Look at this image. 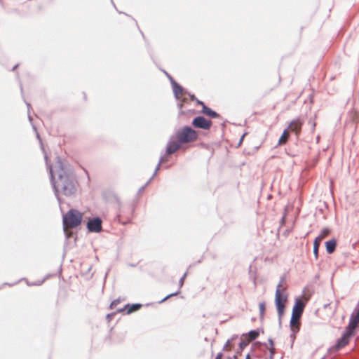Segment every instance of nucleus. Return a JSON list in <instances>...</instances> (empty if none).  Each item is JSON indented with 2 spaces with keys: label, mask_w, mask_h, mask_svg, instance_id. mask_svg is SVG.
I'll list each match as a JSON object with an SVG mask.
<instances>
[{
  "label": "nucleus",
  "mask_w": 359,
  "mask_h": 359,
  "mask_svg": "<svg viewBox=\"0 0 359 359\" xmlns=\"http://www.w3.org/2000/svg\"><path fill=\"white\" fill-rule=\"evenodd\" d=\"M354 334L353 332L350 331L349 330L346 328L345 333L342 335V337L337 341L336 344V348L339 349L344 346H345L348 342L350 337Z\"/></svg>",
  "instance_id": "obj_8"
},
{
  "label": "nucleus",
  "mask_w": 359,
  "mask_h": 359,
  "mask_svg": "<svg viewBox=\"0 0 359 359\" xmlns=\"http://www.w3.org/2000/svg\"><path fill=\"white\" fill-rule=\"evenodd\" d=\"M179 292H174V293H172V294H168V296H166L164 299H163L161 302H163L164 301H165L166 299H168V298H170V297H172V296H175L177 294H178Z\"/></svg>",
  "instance_id": "obj_25"
},
{
  "label": "nucleus",
  "mask_w": 359,
  "mask_h": 359,
  "mask_svg": "<svg viewBox=\"0 0 359 359\" xmlns=\"http://www.w3.org/2000/svg\"><path fill=\"white\" fill-rule=\"evenodd\" d=\"M83 215L81 212L75 209L69 210L63 215L64 231L67 233V230L69 228H74L79 226L82 221Z\"/></svg>",
  "instance_id": "obj_2"
},
{
  "label": "nucleus",
  "mask_w": 359,
  "mask_h": 359,
  "mask_svg": "<svg viewBox=\"0 0 359 359\" xmlns=\"http://www.w3.org/2000/svg\"><path fill=\"white\" fill-rule=\"evenodd\" d=\"M269 341L271 346H273V341L271 339H269Z\"/></svg>",
  "instance_id": "obj_31"
},
{
  "label": "nucleus",
  "mask_w": 359,
  "mask_h": 359,
  "mask_svg": "<svg viewBox=\"0 0 359 359\" xmlns=\"http://www.w3.org/2000/svg\"><path fill=\"white\" fill-rule=\"evenodd\" d=\"M117 304V302L116 301H114L112 302V303L111 304V307H113L114 306H116Z\"/></svg>",
  "instance_id": "obj_28"
},
{
  "label": "nucleus",
  "mask_w": 359,
  "mask_h": 359,
  "mask_svg": "<svg viewBox=\"0 0 359 359\" xmlns=\"http://www.w3.org/2000/svg\"><path fill=\"white\" fill-rule=\"evenodd\" d=\"M177 139L182 144L192 142L196 140L198 134L196 130L189 126L184 127L176 133Z\"/></svg>",
  "instance_id": "obj_4"
},
{
  "label": "nucleus",
  "mask_w": 359,
  "mask_h": 359,
  "mask_svg": "<svg viewBox=\"0 0 359 359\" xmlns=\"http://www.w3.org/2000/svg\"><path fill=\"white\" fill-rule=\"evenodd\" d=\"M287 299V294L285 292V287L282 285V280L276 286L275 292V304L277 309L278 315L279 318L282 317L284 313L285 304Z\"/></svg>",
  "instance_id": "obj_3"
},
{
  "label": "nucleus",
  "mask_w": 359,
  "mask_h": 359,
  "mask_svg": "<svg viewBox=\"0 0 359 359\" xmlns=\"http://www.w3.org/2000/svg\"><path fill=\"white\" fill-rule=\"evenodd\" d=\"M169 79L172 84L173 92L177 98L182 93V88L180 86H179L172 77L169 76Z\"/></svg>",
  "instance_id": "obj_13"
},
{
  "label": "nucleus",
  "mask_w": 359,
  "mask_h": 359,
  "mask_svg": "<svg viewBox=\"0 0 359 359\" xmlns=\"http://www.w3.org/2000/svg\"><path fill=\"white\" fill-rule=\"evenodd\" d=\"M299 318H300L292 315V317L290 319V328H291V331L292 332V334L291 335V337L293 339H294V337H295L294 334L297 332H298L299 330Z\"/></svg>",
  "instance_id": "obj_11"
},
{
  "label": "nucleus",
  "mask_w": 359,
  "mask_h": 359,
  "mask_svg": "<svg viewBox=\"0 0 359 359\" xmlns=\"http://www.w3.org/2000/svg\"><path fill=\"white\" fill-rule=\"evenodd\" d=\"M244 136H245V135H243L241 137V139L240 143L242 142L243 139L244 138Z\"/></svg>",
  "instance_id": "obj_33"
},
{
  "label": "nucleus",
  "mask_w": 359,
  "mask_h": 359,
  "mask_svg": "<svg viewBox=\"0 0 359 359\" xmlns=\"http://www.w3.org/2000/svg\"><path fill=\"white\" fill-rule=\"evenodd\" d=\"M284 219H285V217H283L282 218V222H283Z\"/></svg>",
  "instance_id": "obj_37"
},
{
  "label": "nucleus",
  "mask_w": 359,
  "mask_h": 359,
  "mask_svg": "<svg viewBox=\"0 0 359 359\" xmlns=\"http://www.w3.org/2000/svg\"><path fill=\"white\" fill-rule=\"evenodd\" d=\"M287 131L285 130L278 140V144H284L287 141Z\"/></svg>",
  "instance_id": "obj_20"
},
{
  "label": "nucleus",
  "mask_w": 359,
  "mask_h": 359,
  "mask_svg": "<svg viewBox=\"0 0 359 359\" xmlns=\"http://www.w3.org/2000/svg\"><path fill=\"white\" fill-rule=\"evenodd\" d=\"M329 233H330L329 229L324 228L323 229H322L319 236L318 237H316V239H317L318 241L321 242L322 240L329 234Z\"/></svg>",
  "instance_id": "obj_17"
},
{
  "label": "nucleus",
  "mask_w": 359,
  "mask_h": 359,
  "mask_svg": "<svg viewBox=\"0 0 359 359\" xmlns=\"http://www.w3.org/2000/svg\"><path fill=\"white\" fill-rule=\"evenodd\" d=\"M48 168L55 196L59 203H60V198L58 196L59 189L62 191L65 195L71 196L76 192L75 182L65 174L62 168V161L60 159H58L54 169L50 165Z\"/></svg>",
  "instance_id": "obj_1"
},
{
  "label": "nucleus",
  "mask_w": 359,
  "mask_h": 359,
  "mask_svg": "<svg viewBox=\"0 0 359 359\" xmlns=\"http://www.w3.org/2000/svg\"><path fill=\"white\" fill-rule=\"evenodd\" d=\"M248 342H249V341H245V340L241 341L239 344L240 348L241 350H243L248 344Z\"/></svg>",
  "instance_id": "obj_23"
},
{
  "label": "nucleus",
  "mask_w": 359,
  "mask_h": 359,
  "mask_svg": "<svg viewBox=\"0 0 359 359\" xmlns=\"http://www.w3.org/2000/svg\"><path fill=\"white\" fill-rule=\"evenodd\" d=\"M87 227L89 231L100 232L102 229V220L98 217L93 218L88 221Z\"/></svg>",
  "instance_id": "obj_6"
},
{
  "label": "nucleus",
  "mask_w": 359,
  "mask_h": 359,
  "mask_svg": "<svg viewBox=\"0 0 359 359\" xmlns=\"http://www.w3.org/2000/svg\"><path fill=\"white\" fill-rule=\"evenodd\" d=\"M197 102H198L199 104H201V105L202 106V107H203V105H205V104H204V103H203V102H201V101L198 100V101H197Z\"/></svg>",
  "instance_id": "obj_29"
},
{
  "label": "nucleus",
  "mask_w": 359,
  "mask_h": 359,
  "mask_svg": "<svg viewBox=\"0 0 359 359\" xmlns=\"http://www.w3.org/2000/svg\"><path fill=\"white\" fill-rule=\"evenodd\" d=\"M229 344H230V340H228L224 346V349H227V347L229 346Z\"/></svg>",
  "instance_id": "obj_26"
},
{
  "label": "nucleus",
  "mask_w": 359,
  "mask_h": 359,
  "mask_svg": "<svg viewBox=\"0 0 359 359\" xmlns=\"http://www.w3.org/2000/svg\"><path fill=\"white\" fill-rule=\"evenodd\" d=\"M259 309L260 316L262 317L264 316V311H265V303L260 302L259 304Z\"/></svg>",
  "instance_id": "obj_21"
},
{
  "label": "nucleus",
  "mask_w": 359,
  "mask_h": 359,
  "mask_svg": "<svg viewBox=\"0 0 359 359\" xmlns=\"http://www.w3.org/2000/svg\"><path fill=\"white\" fill-rule=\"evenodd\" d=\"M228 359H237V358L236 355H234L233 358H229Z\"/></svg>",
  "instance_id": "obj_32"
},
{
  "label": "nucleus",
  "mask_w": 359,
  "mask_h": 359,
  "mask_svg": "<svg viewBox=\"0 0 359 359\" xmlns=\"http://www.w3.org/2000/svg\"><path fill=\"white\" fill-rule=\"evenodd\" d=\"M194 127L203 130H208L212 126V121L205 119L203 116H197L192 121Z\"/></svg>",
  "instance_id": "obj_5"
},
{
  "label": "nucleus",
  "mask_w": 359,
  "mask_h": 359,
  "mask_svg": "<svg viewBox=\"0 0 359 359\" xmlns=\"http://www.w3.org/2000/svg\"><path fill=\"white\" fill-rule=\"evenodd\" d=\"M336 245H337L336 241L334 240V239L330 240V241H327L325 243V246H326L327 252L329 254L332 253L334 251V250H335Z\"/></svg>",
  "instance_id": "obj_14"
},
{
  "label": "nucleus",
  "mask_w": 359,
  "mask_h": 359,
  "mask_svg": "<svg viewBox=\"0 0 359 359\" xmlns=\"http://www.w3.org/2000/svg\"><path fill=\"white\" fill-rule=\"evenodd\" d=\"M164 161H165L164 158H161L160 161H159V163L158 164L157 167L156 168L155 171H154V175H153L152 177H154L156 175V173H157L158 170H159V168H160V165H161V163H163Z\"/></svg>",
  "instance_id": "obj_22"
},
{
  "label": "nucleus",
  "mask_w": 359,
  "mask_h": 359,
  "mask_svg": "<svg viewBox=\"0 0 359 359\" xmlns=\"http://www.w3.org/2000/svg\"><path fill=\"white\" fill-rule=\"evenodd\" d=\"M320 241H318L317 239H315L313 242V254L316 257V258H318V248L320 245Z\"/></svg>",
  "instance_id": "obj_18"
},
{
  "label": "nucleus",
  "mask_w": 359,
  "mask_h": 359,
  "mask_svg": "<svg viewBox=\"0 0 359 359\" xmlns=\"http://www.w3.org/2000/svg\"><path fill=\"white\" fill-rule=\"evenodd\" d=\"M359 323V309L355 314L353 313L351 316L349 323L346 327V329L354 332L355 327Z\"/></svg>",
  "instance_id": "obj_10"
},
{
  "label": "nucleus",
  "mask_w": 359,
  "mask_h": 359,
  "mask_svg": "<svg viewBox=\"0 0 359 359\" xmlns=\"http://www.w3.org/2000/svg\"><path fill=\"white\" fill-rule=\"evenodd\" d=\"M142 306L140 304H135L131 306L127 305L126 307L128 308L127 313L130 314L134 311H137L139 309H140Z\"/></svg>",
  "instance_id": "obj_16"
},
{
  "label": "nucleus",
  "mask_w": 359,
  "mask_h": 359,
  "mask_svg": "<svg viewBox=\"0 0 359 359\" xmlns=\"http://www.w3.org/2000/svg\"><path fill=\"white\" fill-rule=\"evenodd\" d=\"M180 142L177 139V136L170 137L167 144L166 153L172 154L175 152L180 147Z\"/></svg>",
  "instance_id": "obj_7"
},
{
  "label": "nucleus",
  "mask_w": 359,
  "mask_h": 359,
  "mask_svg": "<svg viewBox=\"0 0 359 359\" xmlns=\"http://www.w3.org/2000/svg\"><path fill=\"white\" fill-rule=\"evenodd\" d=\"M187 273H184V275L182 276V277L180 278V280L179 281L180 287H181L183 285L184 279L187 276Z\"/></svg>",
  "instance_id": "obj_24"
},
{
  "label": "nucleus",
  "mask_w": 359,
  "mask_h": 359,
  "mask_svg": "<svg viewBox=\"0 0 359 359\" xmlns=\"http://www.w3.org/2000/svg\"><path fill=\"white\" fill-rule=\"evenodd\" d=\"M304 303L300 299H296L295 304L292 309V316L300 318L304 308Z\"/></svg>",
  "instance_id": "obj_9"
},
{
  "label": "nucleus",
  "mask_w": 359,
  "mask_h": 359,
  "mask_svg": "<svg viewBox=\"0 0 359 359\" xmlns=\"http://www.w3.org/2000/svg\"><path fill=\"white\" fill-rule=\"evenodd\" d=\"M271 354H273L274 351H273V350H271Z\"/></svg>",
  "instance_id": "obj_36"
},
{
  "label": "nucleus",
  "mask_w": 359,
  "mask_h": 359,
  "mask_svg": "<svg viewBox=\"0 0 359 359\" xmlns=\"http://www.w3.org/2000/svg\"><path fill=\"white\" fill-rule=\"evenodd\" d=\"M302 125V121L300 119H296L290 123L288 129L297 134L301 130Z\"/></svg>",
  "instance_id": "obj_12"
},
{
  "label": "nucleus",
  "mask_w": 359,
  "mask_h": 359,
  "mask_svg": "<svg viewBox=\"0 0 359 359\" xmlns=\"http://www.w3.org/2000/svg\"><path fill=\"white\" fill-rule=\"evenodd\" d=\"M111 316L110 314H108L107 317V318H111Z\"/></svg>",
  "instance_id": "obj_34"
},
{
  "label": "nucleus",
  "mask_w": 359,
  "mask_h": 359,
  "mask_svg": "<svg viewBox=\"0 0 359 359\" xmlns=\"http://www.w3.org/2000/svg\"><path fill=\"white\" fill-rule=\"evenodd\" d=\"M43 282V280L39 281L37 283H34V285H40L41 284H42Z\"/></svg>",
  "instance_id": "obj_30"
},
{
  "label": "nucleus",
  "mask_w": 359,
  "mask_h": 359,
  "mask_svg": "<svg viewBox=\"0 0 359 359\" xmlns=\"http://www.w3.org/2000/svg\"><path fill=\"white\" fill-rule=\"evenodd\" d=\"M222 354L221 353H219L217 354L215 359H222Z\"/></svg>",
  "instance_id": "obj_27"
},
{
  "label": "nucleus",
  "mask_w": 359,
  "mask_h": 359,
  "mask_svg": "<svg viewBox=\"0 0 359 359\" xmlns=\"http://www.w3.org/2000/svg\"><path fill=\"white\" fill-rule=\"evenodd\" d=\"M259 336V332L256 330H251L248 333L249 341L255 339Z\"/></svg>",
  "instance_id": "obj_19"
},
{
  "label": "nucleus",
  "mask_w": 359,
  "mask_h": 359,
  "mask_svg": "<svg viewBox=\"0 0 359 359\" xmlns=\"http://www.w3.org/2000/svg\"><path fill=\"white\" fill-rule=\"evenodd\" d=\"M246 359H250V355H248L246 356Z\"/></svg>",
  "instance_id": "obj_35"
},
{
  "label": "nucleus",
  "mask_w": 359,
  "mask_h": 359,
  "mask_svg": "<svg viewBox=\"0 0 359 359\" xmlns=\"http://www.w3.org/2000/svg\"><path fill=\"white\" fill-rule=\"evenodd\" d=\"M202 113L211 118H217L219 116V115L215 111H212L205 105H203Z\"/></svg>",
  "instance_id": "obj_15"
}]
</instances>
